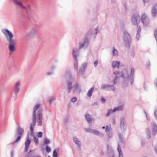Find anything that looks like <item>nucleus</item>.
<instances>
[{
  "label": "nucleus",
  "instance_id": "obj_1",
  "mask_svg": "<svg viewBox=\"0 0 157 157\" xmlns=\"http://www.w3.org/2000/svg\"><path fill=\"white\" fill-rule=\"evenodd\" d=\"M40 107L39 104H36L34 106L32 115V122L30 124V135L32 136H34V127L36 124V120L38 124L41 126L42 125V111L40 109H39L36 114V111Z\"/></svg>",
  "mask_w": 157,
  "mask_h": 157
},
{
  "label": "nucleus",
  "instance_id": "obj_2",
  "mask_svg": "<svg viewBox=\"0 0 157 157\" xmlns=\"http://www.w3.org/2000/svg\"><path fill=\"white\" fill-rule=\"evenodd\" d=\"M13 1L15 5L22 12L21 17L24 19H30V12L32 11L31 6L28 5L26 7H25L23 6L20 0H13Z\"/></svg>",
  "mask_w": 157,
  "mask_h": 157
},
{
  "label": "nucleus",
  "instance_id": "obj_3",
  "mask_svg": "<svg viewBox=\"0 0 157 157\" xmlns=\"http://www.w3.org/2000/svg\"><path fill=\"white\" fill-rule=\"evenodd\" d=\"M2 33L6 36L7 40L9 42L8 48L11 52H14L15 50V40L13 39V35L8 29H6L2 30Z\"/></svg>",
  "mask_w": 157,
  "mask_h": 157
},
{
  "label": "nucleus",
  "instance_id": "obj_4",
  "mask_svg": "<svg viewBox=\"0 0 157 157\" xmlns=\"http://www.w3.org/2000/svg\"><path fill=\"white\" fill-rule=\"evenodd\" d=\"M134 71V69L133 68H131L130 76H129L127 70L126 69H125L123 71H114L113 73L118 78H124V76H126L128 78H133L135 77Z\"/></svg>",
  "mask_w": 157,
  "mask_h": 157
},
{
  "label": "nucleus",
  "instance_id": "obj_5",
  "mask_svg": "<svg viewBox=\"0 0 157 157\" xmlns=\"http://www.w3.org/2000/svg\"><path fill=\"white\" fill-rule=\"evenodd\" d=\"M92 35V32L91 30H90L86 34V36L85 37L84 41L82 43H79L78 49L83 48L86 50L87 48L89 43L88 38L91 37Z\"/></svg>",
  "mask_w": 157,
  "mask_h": 157
},
{
  "label": "nucleus",
  "instance_id": "obj_6",
  "mask_svg": "<svg viewBox=\"0 0 157 157\" xmlns=\"http://www.w3.org/2000/svg\"><path fill=\"white\" fill-rule=\"evenodd\" d=\"M123 40L125 46L129 48L131 42V37L129 34L126 31H124L123 33Z\"/></svg>",
  "mask_w": 157,
  "mask_h": 157
},
{
  "label": "nucleus",
  "instance_id": "obj_7",
  "mask_svg": "<svg viewBox=\"0 0 157 157\" xmlns=\"http://www.w3.org/2000/svg\"><path fill=\"white\" fill-rule=\"evenodd\" d=\"M140 17L138 13H135L132 15L131 18L132 24L135 25H137L138 27V24L140 22Z\"/></svg>",
  "mask_w": 157,
  "mask_h": 157
},
{
  "label": "nucleus",
  "instance_id": "obj_8",
  "mask_svg": "<svg viewBox=\"0 0 157 157\" xmlns=\"http://www.w3.org/2000/svg\"><path fill=\"white\" fill-rule=\"evenodd\" d=\"M24 132V129L22 128H21L20 127H18L16 130V132L15 134V136H17L19 135V136L17 137V138L14 142L13 143H18L20 140L21 139V136L23 134Z\"/></svg>",
  "mask_w": 157,
  "mask_h": 157
},
{
  "label": "nucleus",
  "instance_id": "obj_9",
  "mask_svg": "<svg viewBox=\"0 0 157 157\" xmlns=\"http://www.w3.org/2000/svg\"><path fill=\"white\" fill-rule=\"evenodd\" d=\"M141 21L145 26L147 25L149 22V19L145 13H143L141 16Z\"/></svg>",
  "mask_w": 157,
  "mask_h": 157
},
{
  "label": "nucleus",
  "instance_id": "obj_10",
  "mask_svg": "<svg viewBox=\"0 0 157 157\" xmlns=\"http://www.w3.org/2000/svg\"><path fill=\"white\" fill-rule=\"evenodd\" d=\"M119 142L118 144L117 150L121 149V147H124L125 146L124 143L123 141L122 135L120 133H118Z\"/></svg>",
  "mask_w": 157,
  "mask_h": 157
},
{
  "label": "nucleus",
  "instance_id": "obj_11",
  "mask_svg": "<svg viewBox=\"0 0 157 157\" xmlns=\"http://www.w3.org/2000/svg\"><path fill=\"white\" fill-rule=\"evenodd\" d=\"M74 82L73 79H68L66 82V86L68 93H70L72 88V84Z\"/></svg>",
  "mask_w": 157,
  "mask_h": 157
},
{
  "label": "nucleus",
  "instance_id": "obj_12",
  "mask_svg": "<svg viewBox=\"0 0 157 157\" xmlns=\"http://www.w3.org/2000/svg\"><path fill=\"white\" fill-rule=\"evenodd\" d=\"M101 88L102 89L108 91H115L116 89L115 87L114 86L107 84H102L101 86Z\"/></svg>",
  "mask_w": 157,
  "mask_h": 157
},
{
  "label": "nucleus",
  "instance_id": "obj_13",
  "mask_svg": "<svg viewBox=\"0 0 157 157\" xmlns=\"http://www.w3.org/2000/svg\"><path fill=\"white\" fill-rule=\"evenodd\" d=\"M20 86V83L18 82H16L14 85L13 89V92L15 95H17L19 91Z\"/></svg>",
  "mask_w": 157,
  "mask_h": 157
},
{
  "label": "nucleus",
  "instance_id": "obj_14",
  "mask_svg": "<svg viewBox=\"0 0 157 157\" xmlns=\"http://www.w3.org/2000/svg\"><path fill=\"white\" fill-rule=\"evenodd\" d=\"M151 16L153 17H155L157 14V5H155L152 7L151 10Z\"/></svg>",
  "mask_w": 157,
  "mask_h": 157
},
{
  "label": "nucleus",
  "instance_id": "obj_15",
  "mask_svg": "<svg viewBox=\"0 0 157 157\" xmlns=\"http://www.w3.org/2000/svg\"><path fill=\"white\" fill-rule=\"evenodd\" d=\"M72 54L73 57L75 59V60H76V59H78L77 57L79 55V50L76 48H73L72 52Z\"/></svg>",
  "mask_w": 157,
  "mask_h": 157
},
{
  "label": "nucleus",
  "instance_id": "obj_16",
  "mask_svg": "<svg viewBox=\"0 0 157 157\" xmlns=\"http://www.w3.org/2000/svg\"><path fill=\"white\" fill-rule=\"evenodd\" d=\"M125 122V121L124 118H121L120 121V128L122 132H124L125 130L124 127Z\"/></svg>",
  "mask_w": 157,
  "mask_h": 157
},
{
  "label": "nucleus",
  "instance_id": "obj_17",
  "mask_svg": "<svg viewBox=\"0 0 157 157\" xmlns=\"http://www.w3.org/2000/svg\"><path fill=\"white\" fill-rule=\"evenodd\" d=\"M37 31V28L36 27L30 29L28 34V35L30 36H32L35 35Z\"/></svg>",
  "mask_w": 157,
  "mask_h": 157
},
{
  "label": "nucleus",
  "instance_id": "obj_18",
  "mask_svg": "<svg viewBox=\"0 0 157 157\" xmlns=\"http://www.w3.org/2000/svg\"><path fill=\"white\" fill-rule=\"evenodd\" d=\"M73 141L78 146L79 149L80 150L81 149V144L79 140L76 137L74 136L73 137Z\"/></svg>",
  "mask_w": 157,
  "mask_h": 157
},
{
  "label": "nucleus",
  "instance_id": "obj_19",
  "mask_svg": "<svg viewBox=\"0 0 157 157\" xmlns=\"http://www.w3.org/2000/svg\"><path fill=\"white\" fill-rule=\"evenodd\" d=\"M152 127V135L155 136L157 133V126L154 123H151Z\"/></svg>",
  "mask_w": 157,
  "mask_h": 157
},
{
  "label": "nucleus",
  "instance_id": "obj_20",
  "mask_svg": "<svg viewBox=\"0 0 157 157\" xmlns=\"http://www.w3.org/2000/svg\"><path fill=\"white\" fill-rule=\"evenodd\" d=\"M86 63L82 64L79 69V72L81 74H82L85 71V69L86 67Z\"/></svg>",
  "mask_w": 157,
  "mask_h": 157
},
{
  "label": "nucleus",
  "instance_id": "obj_21",
  "mask_svg": "<svg viewBox=\"0 0 157 157\" xmlns=\"http://www.w3.org/2000/svg\"><path fill=\"white\" fill-rule=\"evenodd\" d=\"M85 117L88 123H90L92 122L93 119L91 118V115L87 113L85 114Z\"/></svg>",
  "mask_w": 157,
  "mask_h": 157
},
{
  "label": "nucleus",
  "instance_id": "obj_22",
  "mask_svg": "<svg viewBox=\"0 0 157 157\" xmlns=\"http://www.w3.org/2000/svg\"><path fill=\"white\" fill-rule=\"evenodd\" d=\"M120 62L119 61H113L112 63V65L113 68L117 67L119 68Z\"/></svg>",
  "mask_w": 157,
  "mask_h": 157
},
{
  "label": "nucleus",
  "instance_id": "obj_23",
  "mask_svg": "<svg viewBox=\"0 0 157 157\" xmlns=\"http://www.w3.org/2000/svg\"><path fill=\"white\" fill-rule=\"evenodd\" d=\"M74 91H75L76 90L79 92H80L81 91V89L80 88V86L78 84L77 82H76L74 85Z\"/></svg>",
  "mask_w": 157,
  "mask_h": 157
},
{
  "label": "nucleus",
  "instance_id": "obj_24",
  "mask_svg": "<svg viewBox=\"0 0 157 157\" xmlns=\"http://www.w3.org/2000/svg\"><path fill=\"white\" fill-rule=\"evenodd\" d=\"M59 151L58 148H56L53 151V157H57V155L59 154Z\"/></svg>",
  "mask_w": 157,
  "mask_h": 157
},
{
  "label": "nucleus",
  "instance_id": "obj_25",
  "mask_svg": "<svg viewBox=\"0 0 157 157\" xmlns=\"http://www.w3.org/2000/svg\"><path fill=\"white\" fill-rule=\"evenodd\" d=\"M94 88L93 87H92L88 91L87 95L89 97H90L93 92Z\"/></svg>",
  "mask_w": 157,
  "mask_h": 157
},
{
  "label": "nucleus",
  "instance_id": "obj_26",
  "mask_svg": "<svg viewBox=\"0 0 157 157\" xmlns=\"http://www.w3.org/2000/svg\"><path fill=\"white\" fill-rule=\"evenodd\" d=\"M123 106L121 105L118 107L115 108L113 109V111L114 112H115L116 111H121L123 110Z\"/></svg>",
  "mask_w": 157,
  "mask_h": 157
},
{
  "label": "nucleus",
  "instance_id": "obj_27",
  "mask_svg": "<svg viewBox=\"0 0 157 157\" xmlns=\"http://www.w3.org/2000/svg\"><path fill=\"white\" fill-rule=\"evenodd\" d=\"M75 61L76 62L74 64V68L76 70L78 71V59H76Z\"/></svg>",
  "mask_w": 157,
  "mask_h": 157
},
{
  "label": "nucleus",
  "instance_id": "obj_28",
  "mask_svg": "<svg viewBox=\"0 0 157 157\" xmlns=\"http://www.w3.org/2000/svg\"><path fill=\"white\" fill-rule=\"evenodd\" d=\"M115 112L113 111V109H110L108 110L107 113L106 114V117H108L112 113Z\"/></svg>",
  "mask_w": 157,
  "mask_h": 157
},
{
  "label": "nucleus",
  "instance_id": "obj_29",
  "mask_svg": "<svg viewBox=\"0 0 157 157\" xmlns=\"http://www.w3.org/2000/svg\"><path fill=\"white\" fill-rule=\"evenodd\" d=\"M113 49L112 52V54L113 56H117L118 55V52L117 50L114 47L113 48Z\"/></svg>",
  "mask_w": 157,
  "mask_h": 157
},
{
  "label": "nucleus",
  "instance_id": "obj_30",
  "mask_svg": "<svg viewBox=\"0 0 157 157\" xmlns=\"http://www.w3.org/2000/svg\"><path fill=\"white\" fill-rule=\"evenodd\" d=\"M146 132L147 135V137L148 139H149L151 137V134L149 132V129L148 128H146Z\"/></svg>",
  "mask_w": 157,
  "mask_h": 157
},
{
  "label": "nucleus",
  "instance_id": "obj_31",
  "mask_svg": "<svg viewBox=\"0 0 157 157\" xmlns=\"http://www.w3.org/2000/svg\"><path fill=\"white\" fill-rule=\"evenodd\" d=\"M56 99V98L55 97H52L49 98L48 101V103L50 105L52 104V102Z\"/></svg>",
  "mask_w": 157,
  "mask_h": 157
},
{
  "label": "nucleus",
  "instance_id": "obj_32",
  "mask_svg": "<svg viewBox=\"0 0 157 157\" xmlns=\"http://www.w3.org/2000/svg\"><path fill=\"white\" fill-rule=\"evenodd\" d=\"M31 143V141L29 139L28 136L27 138V140L25 143V145L26 147H28Z\"/></svg>",
  "mask_w": 157,
  "mask_h": 157
},
{
  "label": "nucleus",
  "instance_id": "obj_33",
  "mask_svg": "<svg viewBox=\"0 0 157 157\" xmlns=\"http://www.w3.org/2000/svg\"><path fill=\"white\" fill-rule=\"evenodd\" d=\"M112 129L111 128V126H109L108 125H106V128L105 130V131L106 132H108L110 131H111Z\"/></svg>",
  "mask_w": 157,
  "mask_h": 157
},
{
  "label": "nucleus",
  "instance_id": "obj_34",
  "mask_svg": "<svg viewBox=\"0 0 157 157\" xmlns=\"http://www.w3.org/2000/svg\"><path fill=\"white\" fill-rule=\"evenodd\" d=\"M34 141L35 144L36 145L39 143V140L38 139L36 136H34Z\"/></svg>",
  "mask_w": 157,
  "mask_h": 157
},
{
  "label": "nucleus",
  "instance_id": "obj_35",
  "mask_svg": "<svg viewBox=\"0 0 157 157\" xmlns=\"http://www.w3.org/2000/svg\"><path fill=\"white\" fill-rule=\"evenodd\" d=\"M119 153V157H123L122 152L121 149L117 150Z\"/></svg>",
  "mask_w": 157,
  "mask_h": 157
},
{
  "label": "nucleus",
  "instance_id": "obj_36",
  "mask_svg": "<svg viewBox=\"0 0 157 157\" xmlns=\"http://www.w3.org/2000/svg\"><path fill=\"white\" fill-rule=\"evenodd\" d=\"M154 35L156 42H157V27L156 30L154 32Z\"/></svg>",
  "mask_w": 157,
  "mask_h": 157
},
{
  "label": "nucleus",
  "instance_id": "obj_37",
  "mask_svg": "<svg viewBox=\"0 0 157 157\" xmlns=\"http://www.w3.org/2000/svg\"><path fill=\"white\" fill-rule=\"evenodd\" d=\"M112 133L111 132H109L107 133V136L109 138H110L112 137Z\"/></svg>",
  "mask_w": 157,
  "mask_h": 157
},
{
  "label": "nucleus",
  "instance_id": "obj_38",
  "mask_svg": "<svg viewBox=\"0 0 157 157\" xmlns=\"http://www.w3.org/2000/svg\"><path fill=\"white\" fill-rule=\"evenodd\" d=\"M128 82L127 80L124 81L123 84L122 86L123 87H125L127 85Z\"/></svg>",
  "mask_w": 157,
  "mask_h": 157
},
{
  "label": "nucleus",
  "instance_id": "obj_39",
  "mask_svg": "<svg viewBox=\"0 0 157 157\" xmlns=\"http://www.w3.org/2000/svg\"><path fill=\"white\" fill-rule=\"evenodd\" d=\"M42 132H39L37 133V137L39 138H41L42 137Z\"/></svg>",
  "mask_w": 157,
  "mask_h": 157
},
{
  "label": "nucleus",
  "instance_id": "obj_40",
  "mask_svg": "<svg viewBox=\"0 0 157 157\" xmlns=\"http://www.w3.org/2000/svg\"><path fill=\"white\" fill-rule=\"evenodd\" d=\"M68 120L69 119L68 117L65 118L63 120V123L64 124H66L68 122Z\"/></svg>",
  "mask_w": 157,
  "mask_h": 157
},
{
  "label": "nucleus",
  "instance_id": "obj_41",
  "mask_svg": "<svg viewBox=\"0 0 157 157\" xmlns=\"http://www.w3.org/2000/svg\"><path fill=\"white\" fill-rule=\"evenodd\" d=\"M46 151L47 152H49L51 151V149L48 146H46Z\"/></svg>",
  "mask_w": 157,
  "mask_h": 157
},
{
  "label": "nucleus",
  "instance_id": "obj_42",
  "mask_svg": "<svg viewBox=\"0 0 157 157\" xmlns=\"http://www.w3.org/2000/svg\"><path fill=\"white\" fill-rule=\"evenodd\" d=\"M49 142V140L47 138H46L44 141V144H48Z\"/></svg>",
  "mask_w": 157,
  "mask_h": 157
},
{
  "label": "nucleus",
  "instance_id": "obj_43",
  "mask_svg": "<svg viewBox=\"0 0 157 157\" xmlns=\"http://www.w3.org/2000/svg\"><path fill=\"white\" fill-rule=\"evenodd\" d=\"M97 135L98 136L101 137H103L104 136V134L102 133L101 132H99L98 131V133Z\"/></svg>",
  "mask_w": 157,
  "mask_h": 157
},
{
  "label": "nucleus",
  "instance_id": "obj_44",
  "mask_svg": "<svg viewBox=\"0 0 157 157\" xmlns=\"http://www.w3.org/2000/svg\"><path fill=\"white\" fill-rule=\"evenodd\" d=\"M53 74V72L52 71H50V72H47L46 73V75L48 76L49 75H52Z\"/></svg>",
  "mask_w": 157,
  "mask_h": 157
},
{
  "label": "nucleus",
  "instance_id": "obj_45",
  "mask_svg": "<svg viewBox=\"0 0 157 157\" xmlns=\"http://www.w3.org/2000/svg\"><path fill=\"white\" fill-rule=\"evenodd\" d=\"M98 133V131L93 130L91 133L97 135Z\"/></svg>",
  "mask_w": 157,
  "mask_h": 157
},
{
  "label": "nucleus",
  "instance_id": "obj_46",
  "mask_svg": "<svg viewBox=\"0 0 157 157\" xmlns=\"http://www.w3.org/2000/svg\"><path fill=\"white\" fill-rule=\"evenodd\" d=\"M77 100V98L76 97H74L72 98L71 101L72 102L74 103Z\"/></svg>",
  "mask_w": 157,
  "mask_h": 157
},
{
  "label": "nucleus",
  "instance_id": "obj_47",
  "mask_svg": "<svg viewBox=\"0 0 157 157\" xmlns=\"http://www.w3.org/2000/svg\"><path fill=\"white\" fill-rule=\"evenodd\" d=\"M140 34L139 33H136V38L137 40H138L139 39L140 37Z\"/></svg>",
  "mask_w": 157,
  "mask_h": 157
},
{
  "label": "nucleus",
  "instance_id": "obj_48",
  "mask_svg": "<svg viewBox=\"0 0 157 157\" xmlns=\"http://www.w3.org/2000/svg\"><path fill=\"white\" fill-rule=\"evenodd\" d=\"M93 130L90 128H88L86 129V131L90 133H92Z\"/></svg>",
  "mask_w": 157,
  "mask_h": 157
},
{
  "label": "nucleus",
  "instance_id": "obj_49",
  "mask_svg": "<svg viewBox=\"0 0 157 157\" xmlns=\"http://www.w3.org/2000/svg\"><path fill=\"white\" fill-rule=\"evenodd\" d=\"M137 28H138V29L137 32V33L138 34H140V33L141 32V29L140 27L138 26V28L137 27Z\"/></svg>",
  "mask_w": 157,
  "mask_h": 157
},
{
  "label": "nucleus",
  "instance_id": "obj_50",
  "mask_svg": "<svg viewBox=\"0 0 157 157\" xmlns=\"http://www.w3.org/2000/svg\"><path fill=\"white\" fill-rule=\"evenodd\" d=\"M154 114L155 118L157 120V110H156L154 111Z\"/></svg>",
  "mask_w": 157,
  "mask_h": 157
},
{
  "label": "nucleus",
  "instance_id": "obj_51",
  "mask_svg": "<svg viewBox=\"0 0 157 157\" xmlns=\"http://www.w3.org/2000/svg\"><path fill=\"white\" fill-rule=\"evenodd\" d=\"M98 63V60H96L94 62V65L95 67H96L97 65V64Z\"/></svg>",
  "mask_w": 157,
  "mask_h": 157
},
{
  "label": "nucleus",
  "instance_id": "obj_52",
  "mask_svg": "<svg viewBox=\"0 0 157 157\" xmlns=\"http://www.w3.org/2000/svg\"><path fill=\"white\" fill-rule=\"evenodd\" d=\"M150 65V63L149 61H148L146 63V67L147 68H148L149 66Z\"/></svg>",
  "mask_w": 157,
  "mask_h": 157
},
{
  "label": "nucleus",
  "instance_id": "obj_53",
  "mask_svg": "<svg viewBox=\"0 0 157 157\" xmlns=\"http://www.w3.org/2000/svg\"><path fill=\"white\" fill-rule=\"evenodd\" d=\"M51 69L52 71L54 70L56 68V66L55 65H53L51 67Z\"/></svg>",
  "mask_w": 157,
  "mask_h": 157
},
{
  "label": "nucleus",
  "instance_id": "obj_54",
  "mask_svg": "<svg viewBox=\"0 0 157 157\" xmlns=\"http://www.w3.org/2000/svg\"><path fill=\"white\" fill-rule=\"evenodd\" d=\"M118 82V81H117V79H114V81H113V84H116V83H117Z\"/></svg>",
  "mask_w": 157,
  "mask_h": 157
},
{
  "label": "nucleus",
  "instance_id": "obj_55",
  "mask_svg": "<svg viewBox=\"0 0 157 157\" xmlns=\"http://www.w3.org/2000/svg\"><path fill=\"white\" fill-rule=\"evenodd\" d=\"M101 101L102 103H104L105 102L106 100L105 98H102L101 99Z\"/></svg>",
  "mask_w": 157,
  "mask_h": 157
},
{
  "label": "nucleus",
  "instance_id": "obj_56",
  "mask_svg": "<svg viewBox=\"0 0 157 157\" xmlns=\"http://www.w3.org/2000/svg\"><path fill=\"white\" fill-rule=\"evenodd\" d=\"M28 149H29L28 147H26V146H25V151L26 152H27L28 151Z\"/></svg>",
  "mask_w": 157,
  "mask_h": 157
},
{
  "label": "nucleus",
  "instance_id": "obj_57",
  "mask_svg": "<svg viewBox=\"0 0 157 157\" xmlns=\"http://www.w3.org/2000/svg\"><path fill=\"white\" fill-rule=\"evenodd\" d=\"M13 151L12 150L11 151V157H13Z\"/></svg>",
  "mask_w": 157,
  "mask_h": 157
},
{
  "label": "nucleus",
  "instance_id": "obj_58",
  "mask_svg": "<svg viewBox=\"0 0 157 157\" xmlns=\"http://www.w3.org/2000/svg\"><path fill=\"white\" fill-rule=\"evenodd\" d=\"M112 122H113V124L114 125H115L116 123V121L115 119H112Z\"/></svg>",
  "mask_w": 157,
  "mask_h": 157
},
{
  "label": "nucleus",
  "instance_id": "obj_59",
  "mask_svg": "<svg viewBox=\"0 0 157 157\" xmlns=\"http://www.w3.org/2000/svg\"><path fill=\"white\" fill-rule=\"evenodd\" d=\"M32 152V150H31L30 149L29 150V151L26 154V155L27 156V157H29L28 155H29L30 152Z\"/></svg>",
  "mask_w": 157,
  "mask_h": 157
},
{
  "label": "nucleus",
  "instance_id": "obj_60",
  "mask_svg": "<svg viewBox=\"0 0 157 157\" xmlns=\"http://www.w3.org/2000/svg\"><path fill=\"white\" fill-rule=\"evenodd\" d=\"M145 144V141L144 140H142L141 141V145L143 146Z\"/></svg>",
  "mask_w": 157,
  "mask_h": 157
},
{
  "label": "nucleus",
  "instance_id": "obj_61",
  "mask_svg": "<svg viewBox=\"0 0 157 157\" xmlns=\"http://www.w3.org/2000/svg\"><path fill=\"white\" fill-rule=\"evenodd\" d=\"M130 82L132 85L133 83L134 80L133 79H130Z\"/></svg>",
  "mask_w": 157,
  "mask_h": 157
},
{
  "label": "nucleus",
  "instance_id": "obj_62",
  "mask_svg": "<svg viewBox=\"0 0 157 157\" xmlns=\"http://www.w3.org/2000/svg\"><path fill=\"white\" fill-rule=\"evenodd\" d=\"M98 102H95L94 104H93V105H98Z\"/></svg>",
  "mask_w": 157,
  "mask_h": 157
},
{
  "label": "nucleus",
  "instance_id": "obj_63",
  "mask_svg": "<svg viewBox=\"0 0 157 157\" xmlns=\"http://www.w3.org/2000/svg\"><path fill=\"white\" fill-rule=\"evenodd\" d=\"M149 0H143V2L145 4L146 2H147Z\"/></svg>",
  "mask_w": 157,
  "mask_h": 157
},
{
  "label": "nucleus",
  "instance_id": "obj_64",
  "mask_svg": "<svg viewBox=\"0 0 157 157\" xmlns=\"http://www.w3.org/2000/svg\"><path fill=\"white\" fill-rule=\"evenodd\" d=\"M155 150L156 153L157 154V147L155 148Z\"/></svg>",
  "mask_w": 157,
  "mask_h": 157
}]
</instances>
